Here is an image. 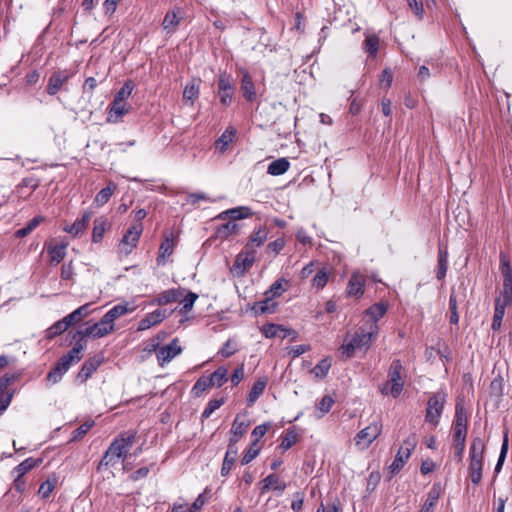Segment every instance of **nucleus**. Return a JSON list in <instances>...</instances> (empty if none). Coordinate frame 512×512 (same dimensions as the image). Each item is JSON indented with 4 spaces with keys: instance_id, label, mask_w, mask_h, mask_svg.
<instances>
[{
    "instance_id": "4c0bfd02",
    "label": "nucleus",
    "mask_w": 512,
    "mask_h": 512,
    "mask_svg": "<svg viewBox=\"0 0 512 512\" xmlns=\"http://www.w3.org/2000/svg\"><path fill=\"white\" fill-rule=\"evenodd\" d=\"M66 244H58L48 249L50 256V262L54 265H58L66 256Z\"/></svg>"
},
{
    "instance_id": "4be33fe9",
    "label": "nucleus",
    "mask_w": 512,
    "mask_h": 512,
    "mask_svg": "<svg viewBox=\"0 0 512 512\" xmlns=\"http://www.w3.org/2000/svg\"><path fill=\"white\" fill-rule=\"evenodd\" d=\"M255 258L256 253L254 250H247V248H244V250L236 257L235 267L240 268L242 272H245L252 267L255 262Z\"/></svg>"
},
{
    "instance_id": "c756f323",
    "label": "nucleus",
    "mask_w": 512,
    "mask_h": 512,
    "mask_svg": "<svg viewBox=\"0 0 512 512\" xmlns=\"http://www.w3.org/2000/svg\"><path fill=\"white\" fill-rule=\"evenodd\" d=\"M237 453H238L237 447L232 446V444L229 443L228 449L225 454V457H224V460L222 463V467H221V475L222 476H227L229 474V472L231 471V469L234 465L235 459L237 457Z\"/></svg>"
},
{
    "instance_id": "412c9836",
    "label": "nucleus",
    "mask_w": 512,
    "mask_h": 512,
    "mask_svg": "<svg viewBox=\"0 0 512 512\" xmlns=\"http://www.w3.org/2000/svg\"><path fill=\"white\" fill-rule=\"evenodd\" d=\"M241 91H242L243 97L247 101L252 102L256 99L255 85L253 83L252 77L246 70L242 71Z\"/></svg>"
},
{
    "instance_id": "a19ab883",
    "label": "nucleus",
    "mask_w": 512,
    "mask_h": 512,
    "mask_svg": "<svg viewBox=\"0 0 512 512\" xmlns=\"http://www.w3.org/2000/svg\"><path fill=\"white\" fill-rule=\"evenodd\" d=\"M409 458L410 455L405 453L404 449L399 448L394 461L389 466L390 472L392 474H397L403 468V466L405 465Z\"/></svg>"
},
{
    "instance_id": "ea45409f",
    "label": "nucleus",
    "mask_w": 512,
    "mask_h": 512,
    "mask_svg": "<svg viewBox=\"0 0 512 512\" xmlns=\"http://www.w3.org/2000/svg\"><path fill=\"white\" fill-rule=\"evenodd\" d=\"M289 283L285 279H278L275 281L270 288L264 293V295H269V297L277 298L280 297L288 288Z\"/></svg>"
},
{
    "instance_id": "bb28decb",
    "label": "nucleus",
    "mask_w": 512,
    "mask_h": 512,
    "mask_svg": "<svg viewBox=\"0 0 512 512\" xmlns=\"http://www.w3.org/2000/svg\"><path fill=\"white\" fill-rule=\"evenodd\" d=\"M200 83V79H192V81L185 86L183 91L184 101L189 102L191 105L194 104L200 93Z\"/></svg>"
},
{
    "instance_id": "e433bc0d",
    "label": "nucleus",
    "mask_w": 512,
    "mask_h": 512,
    "mask_svg": "<svg viewBox=\"0 0 512 512\" xmlns=\"http://www.w3.org/2000/svg\"><path fill=\"white\" fill-rule=\"evenodd\" d=\"M134 308H129L127 303H121L112 307L106 314H104L107 319H109L112 323L121 316L132 312Z\"/></svg>"
},
{
    "instance_id": "393cba45",
    "label": "nucleus",
    "mask_w": 512,
    "mask_h": 512,
    "mask_svg": "<svg viewBox=\"0 0 512 512\" xmlns=\"http://www.w3.org/2000/svg\"><path fill=\"white\" fill-rule=\"evenodd\" d=\"M388 304L385 302H378L370 306L365 311V316L369 319L366 323H376L380 320L387 312Z\"/></svg>"
},
{
    "instance_id": "2eb2a0df",
    "label": "nucleus",
    "mask_w": 512,
    "mask_h": 512,
    "mask_svg": "<svg viewBox=\"0 0 512 512\" xmlns=\"http://www.w3.org/2000/svg\"><path fill=\"white\" fill-rule=\"evenodd\" d=\"M13 378L7 375L0 378V415L8 408L11 403L13 393L8 391V386Z\"/></svg>"
},
{
    "instance_id": "79ce46f5",
    "label": "nucleus",
    "mask_w": 512,
    "mask_h": 512,
    "mask_svg": "<svg viewBox=\"0 0 512 512\" xmlns=\"http://www.w3.org/2000/svg\"><path fill=\"white\" fill-rule=\"evenodd\" d=\"M496 303L508 306L512 302V281H503L500 296L496 299Z\"/></svg>"
},
{
    "instance_id": "4468645a",
    "label": "nucleus",
    "mask_w": 512,
    "mask_h": 512,
    "mask_svg": "<svg viewBox=\"0 0 512 512\" xmlns=\"http://www.w3.org/2000/svg\"><path fill=\"white\" fill-rule=\"evenodd\" d=\"M183 18L184 11L179 7L168 11L162 22L163 29L168 33L174 32Z\"/></svg>"
},
{
    "instance_id": "c03bdc74",
    "label": "nucleus",
    "mask_w": 512,
    "mask_h": 512,
    "mask_svg": "<svg viewBox=\"0 0 512 512\" xmlns=\"http://www.w3.org/2000/svg\"><path fill=\"white\" fill-rule=\"evenodd\" d=\"M227 369L224 367L217 368L209 377L211 386L221 387L227 381Z\"/></svg>"
},
{
    "instance_id": "f257e3e1",
    "label": "nucleus",
    "mask_w": 512,
    "mask_h": 512,
    "mask_svg": "<svg viewBox=\"0 0 512 512\" xmlns=\"http://www.w3.org/2000/svg\"><path fill=\"white\" fill-rule=\"evenodd\" d=\"M135 437L136 434L133 432H125L116 437L104 453L98 469L103 466H114L120 459L124 461L135 442Z\"/></svg>"
},
{
    "instance_id": "72a5a7b5",
    "label": "nucleus",
    "mask_w": 512,
    "mask_h": 512,
    "mask_svg": "<svg viewBox=\"0 0 512 512\" xmlns=\"http://www.w3.org/2000/svg\"><path fill=\"white\" fill-rule=\"evenodd\" d=\"M90 306L91 304H84L77 308L76 310H74L72 313L65 316L67 322L73 325L74 323H78L84 318H86L91 313Z\"/></svg>"
},
{
    "instance_id": "2f4dec72",
    "label": "nucleus",
    "mask_w": 512,
    "mask_h": 512,
    "mask_svg": "<svg viewBox=\"0 0 512 512\" xmlns=\"http://www.w3.org/2000/svg\"><path fill=\"white\" fill-rule=\"evenodd\" d=\"M236 135V130L233 127H228L222 135L216 140V148L220 152H225L229 144L233 141Z\"/></svg>"
},
{
    "instance_id": "a211bd4d",
    "label": "nucleus",
    "mask_w": 512,
    "mask_h": 512,
    "mask_svg": "<svg viewBox=\"0 0 512 512\" xmlns=\"http://www.w3.org/2000/svg\"><path fill=\"white\" fill-rule=\"evenodd\" d=\"M166 317L165 311L157 309L151 313H148L143 319H141L138 323V331H144L152 326H155L161 323Z\"/></svg>"
},
{
    "instance_id": "39448f33",
    "label": "nucleus",
    "mask_w": 512,
    "mask_h": 512,
    "mask_svg": "<svg viewBox=\"0 0 512 512\" xmlns=\"http://www.w3.org/2000/svg\"><path fill=\"white\" fill-rule=\"evenodd\" d=\"M383 425L380 421H374L360 430L354 437L355 446L359 450H366L381 435Z\"/></svg>"
},
{
    "instance_id": "f8f14e48",
    "label": "nucleus",
    "mask_w": 512,
    "mask_h": 512,
    "mask_svg": "<svg viewBox=\"0 0 512 512\" xmlns=\"http://www.w3.org/2000/svg\"><path fill=\"white\" fill-rule=\"evenodd\" d=\"M131 106L124 101L114 99L110 105L107 121L110 123H119L123 116L130 111Z\"/></svg>"
},
{
    "instance_id": "f3484780",
    "label": "nucleus",
    "mask_w": 512,
    "mask_h": 512,
    "mask_svg": "<svg viewBox=\"0 0 512 512\" xmlns=\"http://www.w3.org/2000/svg\"><path fill=\"white\" fill-rule=\"evenodd\" d=\"M174 246H175V243H174L172 234L166 235L159 247V253H158V257H157V264L159 266H163L166 264L167 259L174 252Z\"/></svg>"
},
{
    "instance_id": "69168bd1",
    "label": "nucleus",
    "mask_w": 512,
    "mask_h": 512,
    "mask_svg": "<svg viewBox=\"0 0 512 512\" xmlns=\"http://www.w3.org/2000/svg\"><path fill=\"white\" fill-rule=\"evenodd\" d=\"M449 309L451 312L450 323L457 324L459 322V315L457 312V300L455 294L452 292L449 297Z\"/></svg>"
},
{
    "instance_id": "cd10ccee",
    "label": "nucleus",
    "mask_w": 512,
    "mask_h": 512,
    "mask_svg": "<svg viewBox=\"0 0 512 512\" xmlns=\"http://www.w3.org/2000/svg\"><path fill=\"white\" fill-rule=\"evenodd\" d=\"M91 218H92V213L85 212L81 218L77 219L72 225L65 227L64 230L74 236H77L86 229Z\"/></svg>"
},
{
    "instance_id": "7c9ffc66",
    "label": "nucleus",
    "mask_w": 512,
    "mask_h": 512,
    "mask_svg": "<svg viewBox=\"0 0 512 512\" xmlns=\"http://www.w3.org/2000/svg\"><path fill=\"white\" fill-rule=\"evenodd\" d=\"M289 168L290 162L286 158H279L269 164L267 173L272 176H280L286 173Z\"/></svg>"
},
{
    "instance_id": "b1692460",
    "label": "nucleus",
    "mask_w": 512,
    "mask_h": 512,
    "mask_svg": "<svg viewBox=\"0 0 512 512\" xmlns=\"http://www.w3.org/2000/svg\"><path fill=\"white\" fill-rule=\"evenodd\" d=\"M249 423H246L244 420H240V416L237 415L234 419L231 427V437L229 443L232 446H236L237 442L241 437L246 433Z\"/></svg>"
},
{
    "instance_id": "aec40b11",
    "label": "nucleus",
    "mask_w": 512,
    "mask_h": 512,
    "mask_svg": "<svg viewBox=\"0 0 512 512\" xmlns=\"http://www.w3.org/2000/svg\"><path fill=\"white\" fill-rule=\"evenodd\" d=\"M278 303L275 298L264 295V299L254 303L252 309L256 314H272L276 312Z\"/></svg>"
},
{
    "instance_id": "338daca9",
    "label": "nucleus",
    "mask_w": 512,
    "mask_h": 512,
    "mask_svg": "<svg viewBox=\"0 0 512 512\" xmlns=\"http://www.w3.org/2000/svg\"><path fill=\"white\" fill-rule=\"evenodd\" d=\"M256 446L257 445H254V442H253L252 445L244 453V455L241 459L242 465H246V464L250 463L252 460H254L258 456L260 449Z\"/></svg>"
},
{
    "instance_id": "5701e85b",
    "label": "nucleus",
    "mask_w": 512,
    "mask_h": 512,
    "mask_svg": "<svg viewBox=\"0 0 512 512\" xmlns=\"http://www.w3.org/2000/svg\"><path fill=\"white\" fill-rule=\"evenodd\" d=\"M267 236L268 231L266 227H260L251 234L248 242L245 245V248H247V250H254V252L257 253V248L264 244V242L267 239Z\"/></svg>"
},
{
    "instance_id": "052dcab7",
    "label": "nucleus",
    "mask_w": 512,
    "mask_h": 512,
    "mask_svg": "<svg viewBox=\"0 0 512 512\" xmlns=\"http://www.w3.org/2000/svg\"><path fill=\"white\" fill-rule=\"evenodd\" d=\"M297 442V434L290 430L288 431L281 440L279 448L283 451L290 449Z\"/></svg>"
},
{
    "instance_id": "13d9d810",
    "label": "nucleus",
    "mask_w": 512,
    "mask_h": 512,
    "mask_svg": "<svg viewBox=\"0 0 512 512\" xmlns=\"http://www.w3.org/2000/svg\"><path fill=\"white\" fill-rule=\"evenodd\" d=\"M105 226L106 223L102 219H96L94 221V227L92 232V240L93 242H99L103 238V235L105 233Z\"/></svg>"
},
{
    "instance_id": "0e129e2a",
    "label": "nucleus",
    "mask_w": 512,
    "mask_h": 512,
    "mask_svg": "<svg viewBox=\"0 0 512 512\" xmlns=\"http://www.w3.org/2000/svg\"><path fill=\"white\" fill-rule=\"evenodd\" d=\"M212 387L208 377H201L199 378L196 383L194 384L192 391L194 392L195 396H200L205 390Z\"/></svg>"
},
{
    "instance_id": "0eeeda50",
    "label": "nucleus",
    "mask_w": 512,
    "mask_h": 512,
    "mask_svg": "<svg viewBox=\"0 0 512 512\" xmlns=\"http://www.w3.org/2000/svg\"><path fill=\"white\" fill-rule=\"evenodd\" d=\"M142 232L143 224L133 223L120 241L119 253L125 256L129 255L137 247Z\"/></svg>"
},
{
    "instance_id": "9d476101",
    "label": "nucleus",
    "mask_w": 512,
    "mask_h": 512,
    "mask_svg": "<svg viewBox=\"0 0 512 512\" xmlns=\"http://www.w3.org/2000/svg\"><path fill=\"white\" fill-rule=\"evenodd\" d=\"M234 84L229 75L222 73L219 75L218 80V95L220 102L224 106H229L233 98Z\"/></svg>"
},
{
    "instance_id": "6e6d98bb",
    "label": "nucleus",
    "mask_w": 512,
    "mask_h": 512,
    "mask_svg": "<svg viewBox=\"0 0 512 512\" xmlns=\"http://www.w3.org/2000/svg\"><path fill=\"white\" fill-rule=\"evenodd\" d=\"M328 279H329V273L325 268H323L316 273V275L314 276V278L312 280V284L317 289H322L326 286Z\"/></svg>"
},
{
    "instance_id": "8fccbe9b",
    "label": "nucleus",
    "mask_w": 512,
    "mask_h": 512,
    "mask_svg": "<svg viewBox=\"0 0 512 512\" xmlns=\"http://www.w3.org/2000/svg\"><path fill=\"white\" fill-rule=\"evenodd\" d=\"M331 368V360L329 358L322 359L312 370L311 373L317 378H324Z\"/></svg>"
},
{
    "instance_id": "de8ad7c7",
    "label": "nucleus",
    "mask_w": 512,
    "mask_h": 512,
    "mask_svg": "<svg viewBox=\"0 0 512 512\" xmlns=\"http://www.w3.org/2000/svg\"><path fill=\"white\" fill-rule=\"evenodd\" d=\"M438 499L439 492L436 489H431L420 512H434V509L438 503Z\"/></svg>"
},
{
    "instance_id": "f704fd0d",
    "label": "nucleus",
    "mask_w": 512,
    "mask_h": 512,
    "mask_svg": "<svg viewBox=\"0 0 512 512\" xmlns=\"http://www.w3.org/2000/svg\"><path fill=\"white\" fill-rule=\"evenodd\" d=\"M70 326L71 324L67 322L66 317H64L63 319L55 322L46 330V337L48 339H53L65 332Z\"/></svg>"
},
{
    "instance_id": "c9c22d12",
    "label": "nucleus",
    "mask_w": 512,
    "mask_h": 512,
    "mask_svg": "<svg viewBox=\"0 0 512 512\" xmlns=\"http://www.w3.org/2000/svg\"><path fill=\"white\" fill-rule=\"evenodd\" d=\"M448 269V252L446 249L439 248L438 251V269L436 277L438 280H443L446 276Z\"/></svg>"
},
{
    "instance_id": "864d4df0",
    "label": "nucleus",
    "mask_w": 512,
    "mask_h": 512,
    "mask_svg": "<svg viewBox=\"0 0 512 512\" xmlns=\"http://www.w3.org/2000/svg\"><path fill=\"white\" fill-rule=\"evenodd\" d=\"M500 266L503 281H512V268L507 255L503 252L500 253Z\"/></svg>"
},
{
    "instance_id": "e2e57ef3",
    "label": "nucleus",
    "mask_w": 512,
    "mask_h": 512,
    "mask_svg": "<svg viewBox=\"0 0 512 512\" xmlns=\"http://www.w3.org/2000/svg\"><path fill=\"white\" fill-rule=\"evenodd\" d=\"M334 404V399L330 395H325L321 401L317 404V409L320 411L318 418H321L324 414L328 413Z\"/></svg>"
},
{
    "instance_id": "5fc2aeb1",
    "label": "nucleus",
    "mask_w": 512,
    "mask_h": 512,
    "mask_svg": "<svg viewBox=\"0 0 512 512\" xmlns=\"http://www.w3.org/2000/svg\"><path fill=\"white\" fill-rule=\"evenodd\" d=\"M506 307L507 306L495 302L494 316L491 325L493 330L500 329Z\"/></svg>"
},
{
    "instance_id": "bf43d9fd",
    "label": "nucleus",
    "mask_w": 512,
    "mask_h": 512,
    "mask_svg": "<svg viewBox=\"0 0 512 512\" xmlns=\"http://www.w3.org/2000/svg\"><path fill=\"white\" fill-rule=\"evenodd\" d=\"M225 403V398L222 397V398H219V399H211L207 406L205 407L203 413H202V417L204 418H208L211 416V414L216 411L218 408H220L223 404Z\"/></svg>"
},
{
    "instance_id": "dca6fc26",
    "label": "nucleus",
    "mask_w": 512,
    "mask_h": 512,
    "mask_svg": "<svg viewBox=\"0 0 512 512\" xmlns=\"http://www.w3.org/2000/svg\"><path fill=\"white\" fill-rule=\"evenodd\" d=\"M101 363H102L101 357L94 356V357L89 358L87 361H85L82 368L78 372L77 378L81 382H85L100 367Z\"/></svg>"
},
{
    "instance_id": "423d86ee",
    "label": "nucleus",
    "mask_w": 512,
    "mask_h": 512,
    "mask_svg": "<svg viewBox=\"0 0 512 512\" xmlns=\"http://www.w3.org/2000/svg\"><path fill=\"white\" fill-rule=\"evenodd\" d=\"M445 402L446 395L443 392L433 394L427 402L425 420L433 427H436L439 424V419L443 412Z\"/></svg>"
},
{
    "instance_id": "20e7f679",
    "label": "nucleus",
    "mask_w": 512,
    "mask_h": 512,
    "mask_svg": "<svg viewBox=\"0 0 512 512\" xmlns=\"http://www.w3.org/2000/svg\"><path fill=\"white\" fill-rule=\"evenodd\" d=\"M484 441L480 437L472 440L469 450V476L473 484L478 485L482 479Z\"/></svg>"
},
{
    "instance_id": "49530a36",
    "label": "nucleus",
    "mask_w": 512,
    "mask_h": 512,
    "mask_svg": "<svg viewBox=\"0 0 512 512\" xmlns=\"http://www.w3.org/2000/svg\"><path fill=\"white\" fill-rule=\"evenodd\" d=\"M68 369L67 366H62L61 361L58 360L56 366L47 374V380L53 384L59 382Z\"/></svg>"
},
{
    "instance_id": "ddd939ff",
    "label": "nucleus",
    "mask_w": 512,
    "mask_h": 512,
    "mask_svg": "<svg viewBox=\"0 0 512 512\" xmlns=\"http://www.w3.org/2000/svg\"><path fill=\"white\" fill-rule=\"evenodd\" d=\"M71 77V73L66 70L54 72L48 81L47 93L49 95H56L64 83Z\"/></svg>"
},
{
    "instance_id": "58836bf2",
    "label": "nucleus",
    "mask_w": 512,
    "mask_h": 512,
    "mask_svg": "<svg viewBox=\"0 0 512 512\" xmlns=\"http://www.w3.org/2000/svg\"><path fill=\"white\" fill-rule=\"evenodd\" d=\"M116 187L117 186L115 183L110 182L107 187L101 189L97 193L95 200H94L96 205L103 206L104 204H106L109 201V199L111 198L114 191L116 190Z\"/></svg>"
},
{
    "instance_id": "7ed1b4c3",
    "label": "nucleus",
    "mask_w": 512,
    "mask_h": 512,
    "mask_svg": "<svg viewBox=\"0 0 512 512\" xmlns=\"http://www.w3.org/2000/svg\"><path fill=\"white\" fill-rule=\"evenodd\" d=\"M405 370L399 359L392 361L388 370V380L380 386V392L383 395H391L397 398L404 387Z\"/></svg>"
},
{
    "instance_id": "37998d69",
    "label": "nucleus",
    "mask_w": 512,
    "mask_h": 512,
    "mask_svg": "<svg viewBox=\"0 0 512 512\" xmlns=\"http://www.w3.org/2000/svg\"><path fill=\"white\" fill-rule=\"evenodd\" d=\"M280 331L285 332L282 338H285L287 335H290L293 332L292 330L284 329L282 326L272 323L266 324L262 327V333L266 338H274L279 335Z\"/></svg>"
},
{
    "instance_id": "6e6552de",
    "label": "nucleus",
    "mask_w": 512,
    "mask_h": 512,
    "mask_svg": "<svg viewBox=\"0 0 512 512\" xmlns=\"http://www.w3.org/2000/svg\"><path fill=\"white\" fill-rule=\"evenodd\" d=\"M114 331V323H112L107 317L104 315L99 322L93 324L92 326L87 327L84 330L77 331L74 338L76 336L83 339L85 337H93V338H102L107 336L111 332Z\"/></svg>"
},
{
    "instance_id": "473e14b6",
    "label": "nucleus",
    "mask_w": 512,
    "mask_h": 512,
    "mask_svg": "<svg viewBox=\"0 0 512 512\" xmlns=\"http://www.w3.org/2000/svg\"><path fill=\"white\" fill-rule=\"evenodd\" d=\"M267 385V380L265 378L258 379L252 386L248 397L247 403L249 406L253 405L257 399L262 395Z\"/></svg>"
},
{
    "instance_id": "3c124183",
    "label": "nucleus",
    "mask_w": 512,
    "mask_h": 512,
    "mask_svg": "<svg viewBox=\"0 0 512 512\" xmlns=\"http://www.w3.org/2000/svg\"><path fill=\"white\" fill-rule=\"evenodd\" d=\"M179 295H180V293L178 292V290L169 289V290L162 292L156 299V302L158 305H166V304L177 301Z\"/></svg>"
},
{
    "instance_id": "c85d7f7f",
    "label": "nucleus",
    "mask_w": 512,
    "mask_h": 512,
    "mask_svg": "<svg viewBox=\"0 0 512 512\" xmlns=\"http://www.w3.org/2000/svg\"><path fill=\"white\" fill-rule=\"evenodd\" d=\"M253 215L252 210L246 206H240L233 209H229L219 214L218 218L225 219L227 216L232 220H240L248 218Z\"/></svg>"
},
{
    "instance_id": "a878e982",
    "label": "nucleus",
    "mask_w": 512,
    "mask_h": 512,
    "mask_svg": "<svg viewBox=\"0 0 512 512\" xmlns=\"http://www.w3.org/2000/svg\"><path fill=\"white\" fill-rule=\"evenodd\" d=\"M262 484V493H265L270 489L282 493L287 487L286 483L282 481L276 474H270L267 477H265L262 480Z\"/></svg>"
},
{
    "instance_id": "774afa93",
    "label": "nucleus",
    "mask_w": 512,
    "mask_h": 512,
    "mask_svg": "<svg viewBox=\"0 0 512 512\" xmlns=\"http://www.w3.org/2000/svg\"><path fill=\"white\" fill-rule=\"evenodd\" d=\"M198 299V295L193 292H189L186 294V296L182 299V310L184 312H189L195 303V301Z\"/></svg>"
},
{
    "instance_id": "f03ea898",
    "label": "nucleus",
    "mask_w": 512,
    "mask_h": 512,
    "mask_svg": "<svg viewBox=\"0 0 512 512\" xmlns=\"http://www.w3.org/2000/svg\"><path fill=\"white\" fill-rule=\"evenodd\" d=\"M379 332V326L376 323H365L359 327L352 339L343 344L342 350L347 358H350L356 349L367 350Z\"/></svg>"
},
{
    "instance_id": "6ab92c4d",
    "label": "nucleus",
    "mask_w": 512,
    "mask_h": 512,
    "mask_svg": "<svg viewBox=\"0 0 512 512\" xmlns=\"http://www.w3.org/2000/svg\"><path fill=\"white\" fill-rule=\"evenodd\" d=\"M84 347L82 339L79 338V341L76 342L75 346L59 359L61 361V365L70 368L73 363L80 361Z\"/></svg>"
},
{
    "instance_id": "680f3d73",
    "label": "nucleus",
    "mask_w": 512,
    "mask_h": 512,
    "mask_svg": "<svg viewBox=\"0 0 512 512\" xmlns=\"http://www.w3.org/2000/svg\"><path fill=\"white\" fill-rule=\"evenodd\" d=\"M418 443V437L415 433H411L406 439H404L403 444L400 449H404V452L408 455H411L412 451L416 448Z\"/></svg>"
},
{
    "instance_id": "a18cd8bd",
    "label": "nucleus",
    "mask_w": 512,
    "mask_h": 512,
    "mask_svg": "<svg viewBox=\"0 0 512 512\" xmlns=\"http://www.w3.org/2000/svg\"><path fill=\"white\" fill-rule=\"evenodd\" d=\"M40 459L27 458L19 465L15 467V471L17 472L18 477L24 476L27 472H29L34 467L40 464Z\"/></svg>"
},
{
    "instance_id": "09e8293b",
    "label": "nucleus",
    "mask_w": 512,
    "mask_h": 512,
    "mask_svg": "<svg viewBox=\"0 0 512 512\" xmlns=\"http://www.w3.org/2000/svg\"><path fill=\"white\" fill-rule=\"evenodd\" d=\"M238 230V225L233 222H227L219 226L216 230V236L220 239H227L230 235L234 234Z\"/></svg>"
},
{
    "instance_id": "4d7b16f0",
    "label": "nucleus",
    "mask_w": 512,
    "mask_h": 512,
    "mask_svg": "<svg viewBox=\"0 0 512 512\" xmlns=\"http://www.w3.org/2000/svg\"><path fill=\"white\" fill-rule=\"evenodd\" d=\"M135 85L131 80L124 83L122 88L116 93L114 99L126 102V99L131 95Z\"/></svg>"
},
{
    "instance_id": "1a4fd4ad",
    "label": "nucleus",
    "mask_w": 512,
    "mask_h": 512,
    "mask_svg": "<svg viewBox=\"0 0 512 512\" xmlns=\"http://www.w3.org/2000/svg\"><path fill=\"white\" fill-rule=\"evenodd\" d=\"M182 352L177 338L173 339L169 344L159 347L157 350V361L161 367L171 362L177 355Z\"/></svg>"
},
{
    "instance_id": "603ef678",
    "label": "nucleus",
    "mask_w": 512,
    "mask_h": 512,
    "mask_svg": "<svg viewBox=\"0 0 512 512\" xmlns=\"http://www.w3.org/2000/svg\"><path fill=\"white\" fill-rule=\"evenodd\" d=\"M363 48L370 56L375 57L379 48V38L375 35L367 36Z\"/></svg>"
},
{
    "instance_id": "9b49d317",
    "label": "nucleus",
    "mask_w": 512,
    "mask_h": 512,
    "mask_svg": "<svg viewBox=\"0 0 512 512\" xmlns=\"http://www.w3.org/2000/svg\"><path fill=\"white\" fill-rule=\"evenodd\" d=\"M365 283L366 277L362 273L353 272L346 287L347 295L360 298L364 294Z\"/></svg>"
}]
</instances>
